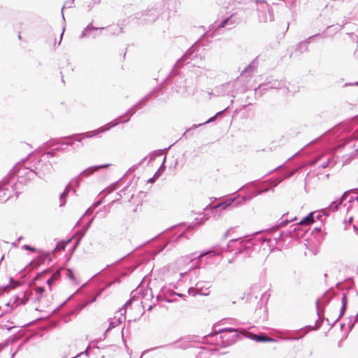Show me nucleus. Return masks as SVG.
<instances>
[{"label":"nucleus","mask_w":358,"mask_h":358,"mask_svg":"<svg viewBox=\"0 0 358 358\" xmlns=\"http://www.w3.org/2000/svg\"><path fill=\"white\" fill-rule=\"evenodd\" d=\"M62 36H63V33L60 34H59V41L57 43V45H59L61 43V41L62 40Z\"/></svg>","instance_id":"11"},{"label":"nucleus","mask_w":358,"mask_h":358,"mask_svg":"<svg viewBox=\"0 0 358 358\" xmlns=\"http://www.w3.org/2000/svg\"><path fill=\"white\" fill-rule=\"evenodd\" d=\"M50 273V271L48 270H45L43 272H42L41 274L36 275L35 278H34V280H37L39 278H41V276H43L46 274H48Z\"/></svg>","instance_id":"7"},{"label":"nucleus","mask_w":358,"mask_h":358,"mask_svg":"<svg viewBox=\"0 0 358 358\" xmlns=\"http://www.w3.org/2000/svg\"><path fill=\"white\" fill-rule=\"evenodd\" d=\"M314 217H313V214L311 213L310 214H308V215H307L306 217H304L303 219H302L299 222V225H309L312 223L314 222Z\"/></svg>","instance_id":"3"},{"label":"nucleus","mask_w":358,"mask_h":358,"mask_svg":"<svg viewBox=\"0 0 358 358\" xmlns=\"http://www.w3.org/2000/svg\"><path fill=\"white\" fill-rule=\"evenodd\" d=\"M18 38H19L20 40H21V38H22V37H21V33H20V32H19V33H18Z\"/></svg>","instance_id":"14"},{"label":"nucleus","mask_w":358,"mask_h":358,"mask_svg":"<svg viewBox=\"0 0 358 358\" xmlns=\"http://www.w3.org/2000/svg\"><path fill=\"white\" fill-rule=\"evenodd\" d=\"M22 238V236H20V237L17 238V241H20Z\"/></svg>","instance_id":"19"},{"label":"nucleus","mask_w":358,"mask_h":358,"mask_svg":"<svg viewBox=\"0 0 358 358\" xmlns=\"http://www.w3.org/2000/svg\"><path fill=\"white\" fill-rule=\"evenodd\" d=\"M12 245H13V246H15H15H16V243H15V242L13 243H12Z\"/></svg>","instance_id":"20"},{"label":"nucleus","mask_w":358,"mask_h":358,"mask_svg":"<svg viewBox=\"0 0 358 358\" xmlns=\"http://www.w3.org/2000/svg\"><path fill=\"white\" fill-rule=\"evenodd\" d=\"M21 162H17L10 170L8 176L0 182V202H5L13 196L12 192L18 197L22 189Z\"/></svg>","instance_id":"1"},{"label":"nucleus","mask_w":358,"mask_h":358,"mask_svg":"<svg viewBox=\"0 0 358 358\" xmlns=\"http://www.w3.org/2000/svg\"><path fill=\"white\" fill-rule=\"evenodd\" d=\"M64 203H65V200L61 203L60 206L64 205Z\"/></svg>","instance_id":"21"},{"label":"nucleus","mask_w":358,"mask_h":358,"mask_svg":"<svg viewBox=\"0 0 358 358\" xmlns=\"http://www.w3.org/2000/svg\"><path fill=\"white\" fill-rule=\"evenodd\" d=\"M7 243H8V242H6V241H3L1 244H7ZM1 247H2V245H1Z\"/></svg>","instance_id":"17"},{"label":"nucleus","mask_w":358,"mask_h":358,"mask_svg":"<svg viewBox=\"0 0 358 358\" xmlns=\"http://www.w3.org/2000/svg\"><path fill=\"white\" fill-rule=\"evenodd\" d=\"M232 331L231 329H222L221 331Z\"/></svg>","instance_id":"16"},{"label":"nucleus","mask_w":358,"mask_h":358,"mask_svg":"<svg viewBox=\"0 0 358 358\" xmlns=\"http://www.w3.org/2000/svg\"><path fill=\"white\" fill-rule=\"evenodd\" d=\"M110 164H104V165H101L99 166H95L92 169H90L86 171V173H92L94 171H98L99 169H103V168H107L110 166Z\"/></svg>","instance_id":"5"},{"label":"nucleus","mask_w":358,"mask_h":358,"mask_svg":"<svg viewBox=\"0 0 358 358\" xmlns=\"http://www.w3.org/2000/svg\"><path fill=\"white\" fill-rule=\"evenodd\" d=\"M248 338L256 341V342H275V340L268 337L264 334H254L252 333H248Z\"/></svg>","instance_id":"2"},{"label":"nucleus","mask_w":358,"mask_h":358,"mask_svg":"<svg viewBox=\"0 0 358 358\" xmlns=\"http://www.w3.org/2000/svg\"><path fill=\"white\" fill-rule=\"evenodd\" d=\"M215 119V117H213L212 118H210V119L208 120V122L213 121Z\"/></svg>","instance_id":"15"},{"label":"nucleus","mask_w":358,"mask_h":358,"mask_svg":"<svg viewBox=\"0 0 358 358\" xmlns=\"http://www.w3.org/2000/svg\"><path fill=\"white\" fill-rule=\"evenodd\" d=\"M56 44H57V41H56V38H54V45H56Z\"/></svg>","instance_id":"18"},{"label":"nucleus","mask_w":358,"mask_h":358,"mask_svg":"<svg viewBox=\"0 0 358 358\" xmlns=\"http://www.w3.org/2000/svg\"><path fill=\"white\" fill-rule=\"evenodd\" d=\"M66 275L71 280H74L73 271L70 269L66 270Z\"/></svg>","instance_id":"6"},{"label":"nucleus","mask_w":358,"mask_h":358,"mask_svg":"<svg viewBox=\"0 0 358 358\" xmlns=\"http://www.w3.org/2000/svg\"><path fill=\"white\" fill-rule=\"evenodd\" d=\"M59 275H60V271H55L52 275V276L50 278H48L47 280L46 283L49 286L50 290H51V285H52V283L53 282L59 279Z\"/></svg>","instance_id":"4"},{"label":"nucleus","mask_w":358,"mask_h":358,"mask_svg":"<svg viewBox=\"0 0 358 358\" xmlns=\"http://www.w3.org/2000/svg\"><path fill=\"white\" fill-rule=\"evenodd\" d=\"M64 249V245L63 243H59L55 248L56 250L60 251Z\"/></svg>","instance_id":"8"},{"label":"nucleus","mask_w":358,"mask_h":358,"mask_svg":"<svg viewBox=\"0 0 358 358\" xmlns=\"http://www.w3.org/2000/svg\"><path fill=\"white\" fill-rule=\"evenodd\" d=\"M67 193L66 192H64L61 195V199H63L64 197H66Z\"/></svg>","instance_id":"13"},{"label":"nucleus","mask_w":358,"mask_h":358,"mask_svg":"<svg viewBox=\"0 0 358 358\" xmlns=\"http://www.w3.org/2000/svg\"><path fill=\"white\" fill-rule=\"evenodd\" d=\"M228 20H229V19H226L224 21H223L222 24L220 25V27H224L225 26V24H227V22H228Z\"/></svg>","instance_id":"12"},{"label":"nucleus","mask_w":358,"mask_h":358,"mask_svg":"<svg viewBox=\"0 0 358 358\" xmlns=\"http://www.w3.org/2000/svg\"><path fill=\"white\" fill-rule=\"evenodd\" d=\"M35 290L37 293L41 294L45 291V289L43 287H37Z\"/></svg>","instance_id":"9"},{"label":"nucleus","mask_w":358,"mask_h":358,"mask_svg":"<svg viewBox=\"0 0 358 358\" xmlns=\"http://www.w3.org/2000/svg\"><path fill=\"white\" fill-rule=\"evenodd\" d=\"M24 248L28 250H30V251H32V252H34L36 251V249L34 248V247H31L29 245H24Z\"/></svg>","instance_id":"10"}]
</instances>
